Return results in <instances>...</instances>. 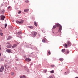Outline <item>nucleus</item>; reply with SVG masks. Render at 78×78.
<instances>
[{
    "label": "nucleus",
    "mask_w": 78,
    "mask_h": 78,
    "mask_svg": "<svg viewBox=\"0 0 78 78\" xmlns=\"http://www.w3.org/2000/svg\"><path fill=\"white\" fill-rule=\"evenodd\" d=\"M20 78H25V75L21 76H20Z\"/></svg>",
    "instance_id": "nucleus-20"
},
{
    "label": "nucleus",
    "mask_w": 78,
    "mask_h": 78,
    "mask_svg": "<svg viewBox=\"0 0 78 78\" xmlns=\"http://www.w3.org/2000/svg\"><path fill=\"white\" fill-rule=\"evenodd\" d=\"M63 60H64V59L62 58H59V60L60 61H61L62 62V61H63Z\"/></svg>",
    "instance_id": "nucleus-15"
},
{
    "label": "nucleus",
    "mask_w": 78,
    "mask_h": 78,
    "mask_svg": "<svg viewBox=\"0 0 78 78\" xmlns=\"http://www.w3.org/2000/svg\"><path fill=\"white\" fill-rule=\"evenodd\" d=\"M11 75H14V72L12 73Z\"/></svg>",
    "instance_id": "nucleus-28"
},
{
    "label": "nucleus",
    "mask_w": 78,
    "mask_h": 78,
    "mask_svg": "<svg viewBox=\"0 0 78 78\" xmlns=\"http://www.w3.org/2000/svg\"><path fill=\"white\" fill-rule=\"evenodd\" d=\"M69 53V51H67V53Z\"/></svg>",
    "instance_id": "nucleus-35"
},
{
    "label": "nucleus",
    "mask_w": 78,
    "mask_h": 78,
    "mask_svg": "<svg viewBox=\"0 0 78 78\" xmlns=\"http://www.w3.org/2000/svg\"><path fill=\"white\" fill-rule=\"evenodd\" d=\"M65 51H66V50L64 49H63L62 50V51L63 53H64V52H65Z\"/></svg>",
    "instance_id": "nucleus-16"
},
{
    "label": "nucleus",
    "mask_w": 78,
    "mask_h": 78,
    "mask_svg": "<svg viewBox=\"0 0 78 78\" xmlns=\"http://www.w3.org/2000/svg\"><path fill=\"white\" fill-rule=\"evenodd\" d=\"M51 67H55V66L53 65H52L51 66Z\"/></svg>",
    "instance_id": "nucleus-26"
},
{
    "label": "nucleus",
    "mask_w": 78,
    "mask_h": 78,
    "mask_svg": "<svg viewBox=\"0 0 78 78\" xmlns=\"http://www.w3.org/2000/svg\"><path fill=\"white\" fill-rule=\"evenodd\" d=\"M27 72H29V70H27Z\"/></svg>",
    "instance_id": "nucleus-36"
},
{
    "label": "nucleus",
    "mask_w": 78,
    "mask_h": 78,
    "mask_svg": "<svg viewBox=\"0 0 78 78\" xmlns=\"http://www.w3.org/2000/svg\"><path fill=\"white\" fill-rule=\"evenodd\" d=\"M56 27H59V29L58 31L59 32H61L62 30V26L61 25H60L59 24L57 23L55 25Z\"/></svg>",
    "instance_id": "nucleus-1"
},
{
    "label": "nucleus",
    "mask_w": 78,
    "mask_h": 78,
    "mask_svg": "<svg viewBox=\"0 0 78 78\" xmlns=\"http://www.w3.org/2000/svg\"><path fill=\"white\" fill-rule=\"evenodd\" d=\"M0 20H5V16L3 15H1L0 16Z\"/></svg>",
    "instance_id": "nucleus-3"
},
{
    "label": "nucleus",
    "mask_w": 78,
    "mask_h": 78,
    "mask_svg": "<svg viewBox=\"0 0 78 78\" xmlns=\"http://www.w3.org/2000/svg\"><path fill=\"white\" fill-rule=\"evenodd\" d=\"M25 61H26L29 62V61H31V59L28 58H27L25 59Z\"/></svg>",
    "instance_id": "nucleus-7"
},
{
    "label": "nucleus",
    "mask_w": 78,
    "mask_h": 78,
    "mask_svg": "<svg viewBox=\"0 0 78 78\" xmlns=\"http://www.w3.org/2000/svg\"><path fill=\"white\" fill-rule=\"evenodd\" d=\"M34 24L36 27H37V23H36V22L35 21L34 22Z\"/></svg>",
    "instance_id": "nucleus-12"
},
{
    "label": "nucleus",
    "mask_w": 78,
    "mask_h": 78,
    "mask_svg": "<svg viewBox=\"0 0 78 78\" xmlns=\"http://www.w3.org/2000/svg\"><path fill=\"white\" fill-rule=\"evenodd\" d=\"M16 22L17 23H18V24H22V23H23V20H21V21H16Z\"/></svg>",
    "instance_id": "nucleus-2"
},
{
    "label": "nucleus",
    "mask_w": 78,
    "mask_h": 78,
    "mask_svg": "<svg viewBox=\"0 0 78 78\" xmlns=\"http://www.w3.org/2000/svg\"><path fill=\"white\" fill-rule=\"evenodd\" d=\"M20 13H21V11H20L19 12H18V13L19 14H20Z\"/></svg>",
    "instance_id": "nucleus-30"
},
{
    "label": "nucleus",
    "mask_w": 78,
    "mask_h": 78,
    "mask_svg": "<svg viewBox=\"0 0 78 78\" xmlns=\"http://www.w3.org/2000/svg\"><path fill=\"white\" fill-rule=\"evenodd\" d=\"M29 28H30L31 29H33V27L32 26H28Z\"/></svg>",
    "instance_id": "nucleus-17"
},
{
    "label": "nucleus",
    "mask_w": 78,
    "mask_h": 78,
    "mask_svg": "<svg viewBox=\"0 0 78 78\" xmlns=\"http://www.w3.org/2000/svg\"><path fill=\"white\" fill-rule=\"evenodd\" d=\"M48 54L50 55L51 54V52H50V51H49L48 52Z\"/></svg>",
    "instance_id": "nucleus-29"
},
{
    "label": "nucleus",
    "mask_w": 78,
    "mask_h": 78,
    "mask_svg": "<svg viewBox=\"0 0 78 78\" xmlns=\"http://www.w3.org/2000/svg\"><path fill=\"white\" fill-rule=\"evenodd\" d=\"M25 3H29V1H28V0H26L25 1Z\"/></svg>",
    "instance_id": "nucleus-22"
},
{
    "label": "nucleus",
    "mask_w": 78,
    "mask_h": 78,
    "mask_svg": "<svg viewBox=\"0 0 78 78\" xmlns=\"http://www.w3.org/2000/svg\"><path fill=\"white\" fill-rule=\"evenodd\" d=\"M42 31L43 32V33H45V30L43 29L42 30Z\"/></svg>",
    "instance_id": "nucleus-23"
},
{
    "label": "nucleus",
    "mask_w": 78,
    "mask_h": 78,
    "mask_svg": "<svg viewBox=\"0 0 78 78\" xmlns=\"http://www.w3.org/2000/svg\"><path fill=\"white\" fill-rule=\"evenodd\" d=\"M5 28H6V27H7V24L5 23Z\"/></svg>",
    "instance_id": "nucleus-24"
},
{
    "label": "nucleus",
    "mask_w": 78,
    "mask_h": 78,
    "mask_svg": "<svg viewBox=\"0 0 78 78\" xmlns=\"http://www.w3.org/2000/svg\"><path fill=\"white\" fill-rule=\"evenodd\" d=\"M16 46L17 44H13V46H12V48H14L15 47H16Z\"/></svg>",
    "instance_id": "nucleus-9"
},
{
    "label": "nucleus",
    "mask_w": 78,
    "mask_h": 78,
    "mask_svg": "<svg viewBox=\"0 0 78 78\" xmlns=\"http://www.w3.org/2000/svg\"><path fill=\"white\" fill-rule=\"evenodd\" d=\"M4 69L5 68H4V67L3 66H2L1 68H0V72H3Z\"/></svg>",
    "instance_id": "nucleus-5"
},
{
    "label": "nucleus",
    "mask_w": 78,
    "mask_h": 78,
    "mask_svg": "<svg viewBox=\"0 0 78 78\" xmlns=\"http://www.w3.org/2000/svg\"><path fill=\"white\" fill-rule=\"evenodd\" d=\"M11 39V37L10 36H9L7 38V40H9V39Z\"/></svg>",
    "instance_id": "nucleus-18"
},
{
    "label": "nucleus",
    "mask_w": 78,
    "mask_h": 78,
    "mask_svg": "<svg viewBox=\"0 0 78 78\" xmlns=\"http://www.w3.org/2000/svg\"><path fill=\"white\" fill-rule=\"evenodd\" d=\"M7 44H9V45H10V44H9V42H7Z\"/></svg>",
    "instance_id": "nucleus-33"
},
{
    "label": "nucleus",
    "mask_w": 78,
    "mask_h": 78,
    "mask_svg": "<svg viewBox=\"0 0 78 78\" xmlns=\"http://www.w3.org/2000/svg\"><path fill=\"white\" fill-rule=\"evenodd\" d=\"M37 34V32H32V35L34 37H35Z\"/></svg>",
    "instance_id": "nucleus-4"
},
{
    "label": "nucleus",
    "mask_w": 78,
    "mask_h": 78,
    "mask_svg": "<svg viewBox=\"0 0 78 78\" xmlns=\"http://www.w3.org/2000/svg\"><path fill=\"white\" fill-rule=\"evenodd\" d=\"M42 42H45V40L44 39H43L42 40Z\"/></svg>",
    "instance_id": "nucleus-27"
},
{
    "label": "nucleus",
    "mask_w": 78,
    "mask_h": 78,
    "mask_svg": "<svg viewBox=\"0 0 78 78\" xmlns=\"http://www.w3.org/2000/svg\"><path fill=\"white\" fill-rule=\"evenodd\" d=\"M67 44L68 46H71V43L70 41H69L67 42Z\"/></svg>",
    "instance_id": "nucleus-6"
},
{
    "label": "nucleus",
    "mask_w": 78,
    "mask_h": 78,
    "mask_svg": "<svg viewBox=\"0 0 78 78\" xmlns=\"http://www.w3.org/2000/svg\"><path fill=\"white\" fill-rule=\"evenodd\" d=\"M49 77H50V78H53V77H52V76H49Z\"/></svg>",
    "instance_id": "nucleus-31"
},
{
    "label": "nucleus",
    "mask_w": 78,
    "mask_h": 78,
    "mask_svg": "<svg viewBox=\"0 0 78 78\" xmlns=\"http://www.w3.org/2000/svg\"><path fill=\"white\" fill-rule=\"evenodd\" d=\"M29 11V9H24V12H28Z\"/></svg>",
    "instance_id": "nucleus-13"
},
{
    "label": "nucleus",
    "mask_w": 78,
    "mask_h": 78,
    "mask_svg": "<svg viewBox=\"0 0 78 78\" xmlns=\"http://www.w3.org/2000/svg\"><path fill=\"white\" fill-rule=\"evenodd\" d=\"M0 34L2 36H3V33H0Z\"/></svg>",
    "instance_id": "nucleus-25"
},
{
    "label": "nucleus",
    "mask_w": 78,
    "mask_h": 78,
    "mask_svg": "<svg viewBox=\"0 0 78 78\" xmlns=\"http://www.w3.org/2000/svg\"><path fill=\"white\" fill-rule=\"evenodd\" d=\"M1 45H0V50H1Z\"/></svg>",
    "instance_id": "nucleus-34"
},
{
    "label": "nucleus",
    "mask_w": 78,
    "mask_h": 78,
    "mask_svg": "<svg viewBox=\"0 0 78 78\" xmlns=\"http://www.w3.org/2000/svg\"><path fill=\"white\" fill-rule=\"evenodd\" d=\"M0 56H1V53H0Z\"/></svg>",
    "instance_id": "nucleus-37"
},
{
    "label": "nucleus",
    "mask_w": 78,
    "mask_h": 78,
    "mask_svg": "<svg viewBox=\"0 0 78 78\" xmlns=\"http://www.w3.org/2000/svg\"><path fill=\"white\" fill-rule=\"evenodd\" d=\"M24 78H27L26 77H25Z\"/></svg>",
    "instance_id": "nucleus-38"
},
{
    "label": "nucleus",
    "mask_w": 78,
    "mask_h": 78,
    "mask_svg": "<svg viewBox=\"0 0 78 78\" xmlns=\"http://www.w3.org/2000/svg\"><path fill=\"white\" fill-rule=\"evenodd\" d=\"M1 13L2 14H4L5 13V10H2V11H1Z\"/></svg>",
    "instance_id": "nucleus-8"
},
{
    "label": "nucleus",
    "mask_w": 78,
    "mask_h": 78,
    "mask_svg": "<svg viewBox=\"0 0 78 78\" xmlns=\"http://www.w3.org/2000/svg\"><path fill=\"white\" fill-rule=\"evenodd\" d=\"M11 49H7L6 50V51H7L8 53H11Z\"/></svg>",
    "instance_id": "nucleus-10"
},
{
    "label": "nucleus",
    "mask_w": 78,
    "mask_h": 78,
    "mask_svg": "<svg viewBox=\"0 0 78 78\" xmlns=\"http://www.w3.org/2000/svg\"><path fill=\"white\" fill-rule=\"evenodd\" d=\"M63 45H64L65 47L66 48H67V44L66 43H65L63 44Z\"/></svg>",
    "instance_id": "nucleus-14"
},
{
    "label": "nucleus",
    "mask_w": 78,
    "mask_h": 78,
    "mask_svg": "<svg viewBox=\"0 0 78 78\" xmlns=\"http://www.w3.org/2000/svg\"><path fill=\"white\" fill-rule=\"evenodd\" d=\"M11 8V6H9V7H8V9H9V8Z\"/></svg>",
    "instance_id": "nucleus-32"
},
{
    "label": "nucleus",
    "mask_w": 78,
    "mask_h": 78,
    "mask_svg": "<svg viewBox=\"0 0 78 78\" xmlns=\"http://www.w3.org/2000/svg\"><path fill=\"white\" fill-rule=\"evenodd\" d=\"M56 27V25L54 26H53V29H55V28Z\"/></svg>",
    "instance_id": "nucleus-21"
},
{
    "label": "nucleus",
    "mask_w": 78,
    "mask_h": 78,
    "mask_svg": "<svg viewBox=\"0 0 78 78\" xmlns=\"http://www.w3.org/2000/svg\"><path fill=\"white\" fill-rule=\"evenodd\" d=\"M54 71L53 70H52V71H50V73H53L54 72Z\"/></svg>",
    "instance_id": "nucleus-19"
},
{
    "label": "nucleus",
    "mask_w": 78,
    "mask_h": 78,
    "mask_svg": "<svg viewBox=\"0 0 78 78\" xmlns=\"http://www.w3.org/2000/svg\"><path fill=\"white\" fill-rule=\"evenodd\" d=\"M11 44H10V45H7V48H11Z\"/></svg>",
    "instance_id": "nucleus-11"
}]
</instances>
